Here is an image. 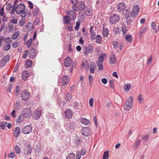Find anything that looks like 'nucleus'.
<instances>
[{"instance_id":"f257e3e1","label":"nucleus","mask_w":159,"mask_h":159,"mask_svg":"<svg viewBox=\"0 0 159 159\" xmlns=\"http://www.w3.org/2000/svg\"><path fill=\"white\" fill-rule=\"evenodd\" d=\"M85 8V4L83 2H79L75 6H72L71 8L74 11H82Z\"/></svg>"},{"instance_id":"f03ea898","label":"nucleus","mask_w":159,"mask_h":159,"mask_svg":"<svg viewBox=\"0 0 159 159\" xmlns=\"http://www.w3.org/2000/svg\"><path fill=\"white\" fill-rule=\"evenodd\" d=\"M133 98L132 96L129 97L126 100L124 105V109H130L132 106Z\"/></svg>"},{"instance_id":"7ed1b4c3","label":"nucleus","mask_w":159,"mask_h":159,"mask_svg":"<svg viewBox=\"0 0 159 159\" xmlns=\"http://www.w3.org/2000/svg\"><path fill=\"white\" fill-rule=\"evenodd\" d=\"M120 19L119 15L116 14H113L110 17V21L112 24H115L119 21Z\"/></svg>"},{"instance_id":"20e7f679","label":"nucleus","mask_w":159,"mask_h":159,"mask_svg":"<svg viewBox=\"0 0 159 159\" xmlns=\"http://www.w3.org/2000/svg\"><path fill=\"white\" fill-rule=\"evenodd\" d=\"M31 110H23L22 111L21 116H20V119L27 118H29L31 115L32 112Z\"/></svg>"},{"instance_id":"39448f33","label":"nucleus","mask_w":159,"mask_h":159,"mask_svg":"<svg viewBox=\"0 0 159 159\" xmlns=\"http://www.w3.org/2000/svg\"><path fill=\"white\" fill-rule=\"evenodd\" d=\"M22 99L25 101H27L29 98L30 94L29 92L26 90H24L20 94Z\"/></svg>"},{"instance_id":"423d86ee","label":"nucleus","mask_w":159,"mask_h":159,"mask_svg":"<svg viewBox=\"0 0 159 159\" xmlns=\"http://www.w3.org/2000/svg\"><path fill=\"white\" fill-rule=\"evenodd\" d=\"M140 7L139 5H136L134 6L131 11V16L132 17H134L137 15L138 13L140 10Z\"/></svg>"},{"instance_id":"0eeeda50","label":"nucleus","mask_w":159,"mask_h":159,"mask_svg":"<svg viewBox=\"0 0 159 159\" xmlns=\"http://www.w3.org/2000/svg\"><path fill=\"white\" fill-rule=\"evenodd\" d=\"M32 149V147L30 145H27L24 148L23 153L26 155L30 154L31 153Z\"/></svg>"},{"instance_id":"6e6552de","label":"nucleus","mask_w":159,"mask_h":159,"mask_svg":"<svg viewBox=\"0 0 159 159\" xmlns=\"http://www.w3.org/2000/svg\"><path fill=\"white\" fill-rule=\"evenodd\" d=\"M32 131V127L30 125H28L23 128L22 132L25 134H27L31 133Z\"/></svg>"},{"instance_id":"1a4fd4ad","label":"nucleus","mask_w":159,"mask_h":159,"mask_svg":"<svg viewBox=\"0 0 159 159\" xmlns=\"http://www.w3.org/2000/svg\"><path fill=\"white\" fill-rule=\"evenodd\" d=\"M81 133L85 136H89L90 135V129L88 127H84L82 129Z\"/></svg>"},{"instance_id":"9d476101","label":"nucleus","mask_w":159,"mask_h":159,"mask_svg":"<svg viewBox=\"0 0 159 159\" xmlns=\"http://www.w3.org/2000/svg\"><path fill=\"white\" fill-rule=\"evenodd\" d=\"M69 78L67 75L63 76L61 77L62 81L61 82L62 86L66 85L68 83Z\"/></svg>"},{"instance_id":"9b49d317","label":"nucleus","mask_w":159,"mask_h":159,"mask_svg":"<svg viewBox=\"0 0 159 159\" xmlns=\"http://www.w3.org/2000/svg\"><path fill=\"white\" fill-rule=\"evenodd\" d=\"M10 60V56L8 55H7L3 57L0 62V64L2 66H4L6 63Z\"/></svg>"},{"instance_id":"f8f14e48","label":"nucleus","mask_w":159,"mask_h":159,"mask_svg":"<svg viewBox=\"0 0 159 159\" xmlns=\"http://www.w3.org/2000/svg\"><path fill=\"white\" fill-rule=\"evenodd\" d=\"M41 112L39 110H34L32 115L34 119L38 120L41 116Z\"/></svg>"},{"instance_id":"ddd939ff","label":"nucleus","mask_w":159,"mask_h":159,"mask_svg":"<svg viewBox=\"0 0 159 159\" xmlns=\"http://www.w3.org/2000/svg\"><path fill=\"white\" fill-rule=\"evenodd\" d=\"M72 63V60L69 57H67L65 59V61L64 63V66L66 67H69L71 65Z\"/></svg>"},{"instance_id":"4468645a","label":"nucleus","mask_w":159,"mask_h":159,"mask_svg":"<svg viewBox=\"0 0 159 159\" xmlns=\"http://www.w3.org/2000/svg\"><path fill=\"white\" fill-rule=\"evenodd\" d=\"M36 50L35 48H32L30 51L29 56L30 58L33 59L36 56Z\"/></svg>"},{"instance_id":"2eb2a0df","label":"nucleus","mask_w":159,"mask_h":159,"mask_svg":"<svg viewBox=\"0 0 159 159\" xmlns=\"http://www.w3.org/2000/svg\"><path fill=\"white\" fill-rule=\"evenodd\" d=\"M125 7V4L123 2H121L119 3L117 7V9L119 11H123Z\"/></svg>"},{"instance_id":"dca6fc26","label":"nucleus","mask_w":159,"mask_h":159,"mask_svg":"<svg viewBox=\"0 0 159 159\" xmlns=\"http://www.w3.org/2000/svg\"><path fill=\"white\" fill-rule=\"evenodd\" d=\"M93 26H91L90 29L91 34L90 38L92 41L94 40L96 38V33L93 30Z\"/></svg>"},{"instance_id":"f3484780","label":"nucleus","mask_w":159,"mask_h":159,"mask_svg":"<svg viewBox=\"0 0 159 159\" xmlns=\"http://www.w3.org/2000/svg\"><path fill=\"white\" fill-rule=\"evenodd\" d=\"M81 65L83 67L85 68L86 70H88L89 69V62L86 60L84 59L82 60Z\"/></svg>"},{"instance_id":"a211bd4d","label":"nucleus","mask_w":159,"mask_h":159,"mask_svg":"<svg viewBox=\"0 0 159 159\" xmlns=\"http://www.w3.org/2000/svg\"><path fill=\"white\" fill-rule=\"evenodd\" d=\"M66 117L68 119L72 118L73 116L72 111L71 110H66L65 112Z\"/></svg>"},{"instance_id":"6ab92c4d","label":"nucleus","mask_w":159,"mask_h":159,"mask_svg":"<svg viewBox=\"0 0 159 159\" xmlns=\"http://www.w3.org/2000/svg\"><path fill=\"white\" fill-rule=\"evenodd\" d=\"M67 14L69 16V17L71 19L73 20L75 19V13L72 10H69L67 11Z\"/></svg>"},{"instance_id":"aec40b11","label":"nucleus","mask_w":159,"mask_h":159,"mask_svg":"<svg viewBox=\"0 0 159 159\" xmlns=\"http://www.w3.org/2000/svg\"><path fill=\"white\" fill-rule=\"evenodd\" d=\"M29 76V73L27 70L24 71L22 74V78L25 80H27V78Z\"/></svg>"},{"instance_id":"412c9836","label":"nucleus","mask_w":159,"mask_h":159,"mask_svg":"<svg viewBox=\"0 0 159 159\" xmlns=\"http://www.w3.org/2000/svg\"><path fill=\"white\" fill-rule=\"evenodd\" d=\"M81 123L84 125H88L90 123V121L89 120L87 119L84 118H81L80 119Z\"/></svg>"},{"instance_id":"4be33fe9","label":"nucleus","mask_w":159,"mask_h":159,"mask_svg":"<svg viewBox=\"0 0 159 159\" xmlns=\"http://www.w3.org/2000/svg\"><path fill=\"white\" fill-rule=\"evenodd\" d=\"M20 133V128L19 127H16L14 129V134L16 138H17L19 135Z\"/></svg>"},{"instance_id":"5701e85b","label":"nucleus","mask_w":159,"mask_h":159,"mask_svg":"<svg viewBox=\"0 0 159 159\" xmlns=\"http://www.w3.org/2000/svg\"><path fill=\"white\" fill-rule=\"evenodd\" d=\"M156 25L154 22H153L151 23L152 28L153 30L155 33H157L159 30V25L156 27Z\"/></svg>"},{"instance_id":"b1692460","label":"nucleus","mask_w":159,"mask_h":159,"mask_svg":"<svg viewBox=\"0 0 159 159\" xmlns=\"http://www.w3.org/2000/svg\"><path fill=\"white\" fill-rule=\"evenodd\" d=\"M116 59L114 54L111 55V57L110 58L109 63L110 64H114L115 63Z\"/></svg>"},{"instance_id":"393cba45","label":"nucleus","mask_w":159,"mask_h":159,"mask_svg":"<svg viewBox=\"0 0 159 159\" xmlns=\"http://www.w3.org/2000/svg\"><path fill=\"white\" fill-rule=\"evenodd\" d=\"M26 29L27 32H29L31 30L33 29L32 24L30 22L26 24Z\"/></svg>"},{"instance_id":"a878e982","label":"nucleus","mask_w":159,"mask_h":159,"mask_svg":"<svg viewBox=\"0 0 159 159\" xmlns=\"http://www.w3.org/2000/svg\"><path fill=\"white\" fill-rule=\"evenodd\" d=\"M102 35L104 37H107L109 34V30L107 28L104 27L103 28Z\"/></svg>"},{"instance_id":"bb28decb","label":"nucleus","mask_w":159,"mask_h":159,"mask_svg":"<svg viewBox=\"0 0 159 159\" xmlns=\"http://www.w3.org/2000/svg\"><path fill=\"white\" fill-rule=\"evenodd\" d=\"M141 142V140L140 139L136 140L134 143V148L135 149H137L138 148Z\"/></svg>"},{"instance_id":"cd10ccee","label":"nucleus","mask_w":159,"mask_h":159,"mask_svg":"<svg viewBox=\"0 0 159 159\" xmlns=\"http://www.w3.org/2000/svg\"><path fill=\"white\" fill-rule=\"evenodd\" d=\"M66 126L67 130L68 131H70L73 127V124L70 121L66 123Z\"/></svg>"},{"instance_id":"c85d7f7f","label":"nucleus","mask_w":159,"mask_h":159,"mask_svg":"<svg viewBox=\"0 0 159 159\" xmlns=\"http://www.w3.org/2000/svg\"><path fill=\"white\" fill-rule=\"evenodd\" d=\"M106 55V53H102L98 57L99 62L102 63L103 61L104 57Z\"/></svg>"},{"instance_id":"c756f323","label":"nucleus","mask_w":159,"mask_h":159,"mask_svg":"<svg viewBox=\"0 0 159 159\" xmlns=\"http://www.w3.org/2000/svg\"><path fill=\"white\" fill-rule=\"evenodd\" d=\"M32 64V61L30 60H28L25 62V66L26 68H28L31 66Z\"/></svg>"},{"instance_id":"7c9ffc66","label":"nucleus","mask_w":159,"mask_h":159,"mask_svg":"<svg viewBox=\"0 0 159 159\" xmlns=\"http://www.w3.org/2000/svg\"><path fill=\"white\" fill-rule=\"evenodd\" d=\"M64 21L63 23L65 24L69 23L71 19L68 16H66L64 17Z\"/></svg>"},{"instance_id":"2f4dec72","label":"nucleus","mask_w":159,"mask_h":159,"mask_svg":"<svg viewBox=\"0 0 159 159\" xmlns=\"http://www.w3.org/2000/svg\"><path fill=\"white\" fill-rule=\"evenodd\" d=\"M86 48L88 50V53H89V54L93 52V46L92 44H89L86 47Z\"/></svg>"},{"instance_id":"473e14b6","label":"nucleus","mask_w":159,"mask_h":159,"mask_svg":"<svg viewBox=\"0 0 159 159\" xmlns=\"http://www.w3.org/2000/svg\"><path fill=\"white\" fill-rule=\"evenodd\" d=\"M96 39V41L98 43H101L102 40L101 36L100 35H97Z\"/></svg>"},{"instance_id":"72a5a7b5","label":"nucleus","mask_w":159,"mask_h":159,"mask_svg":"<svg viewBox=\"0 0 159 159\" xmlns=\"http://www.w3.org/2000/svg\"><path fill=\"white\" fill-rule=\"evenodd\" d=\"M72 96L70 94L68 93L65 95V99L66 101H70L72 98Z\"/></svg>"},{"instance_id":"f704fd0d","label":"nucleus","mask_w":159,"mask_h":159,"mask_svg":"<svg viewBox=\"0 0 159 159\" xmlns=\"http://www.w3.org/2000/svg\"><path fill=\"white\" fill-rule=\"evenodd\" d=\"M95 66L94 64H91L90 65V72L93 74L95 71Z\"/></svg>"},{"instance_id":"c9c22d12","label":"nucleus","mask_w":159,"mask_h":159,"mask_svg":"<svg viewBox=\"0 0 159 159\" xmlns=\"http://www.w3.org/2000/svg\"><path fill=\"white\" fill-rule=\"evenodd\" d=\"M125 39L129 43H131L132 37L130 35L127 34L125 36Z\"/></svg>"},{"instance_id":"e433bc0d","label":"nucleus","mask_w":159,"mask_h":159,"mask_svg":"<svg viewBox=\"0 0 159 159\" xmlns=\"http://www.w3.org/2000/svg\"><path fill=\"white\" fill-rule=\"evenodd\" d=\"M28 14L27 11H23V10H20V17L22 18L25 17Z\"/></svg>"},{"instance_id":"4c0bfd02","label":"nucleus","mask_w":159,"mask_h":159,"mask_svg":"<svg viewBox=\"0 0 159 159\" xmlns=\"http://www.w3.org/2000/svg\"><path fill=\"white\" fill-rule=\"evenodd\" d=\"M121 28L123 34L124 35L125 34L127 31L126 25L125 24L123 25L122 26Z\"/></svg>"},{"instance_id":"58836bf2","label":"nucleus","mask_w":159,"mask_h":159,"mask_svg":"<svg viewBox=\"0 0 159 159\" xmlns=\"http://www.w3.org/2000/svg\"><path fill=\"white\" fill-rule=\"evenodd\" d=\"M66 159H75V155L73 153H70L68 154Z\"/></svg>"},{"instance_id":"ea45409f","label":"nucleus","mask_w":159,"mask_h":159,"mask_svg":"<svg viewBox=\"0 0 159 159\" xmlns=\"http://www.w3.org/2000/svg\"><path fill=\"white\" fill-rule=\"evenodd\" d=\"M131 85L128 84L125 85L124 86V89L126 92L129 91L130 89Z\"/></svg>"},{"instance_id":"a19ab883","label":"nucleus","mask_w":159,"mask_h":159,"mask_svg":"<svg viewBox=\"0 0 159 159\" xmlns=\"http://www.w3.org/2000/svg\"><path fill=\"white\" fill-rule=\"evenodd\" d=\"M14 29V26L11 23H9L8 24V30L9 32H11Z\"/></svg>"},{"instance_id":"79ce46f5","label":"nucleus","mask_w":159,"mask_h":159,"mask_svg":"<svg viewBox=\"0 0 159 159\" xmlns=\"http://www.w3.org/2000/svg\"><path fill=\"white\" fill-rule=\"evenodd\" d=\"M39 9L37 8H34L33 10V16H37V15L39 13Z\"/></svg>"},{"instance_id":"37998d69","label":"nucleus","mask_w":159,"mask_h":159,"mask_svg":"<svg viewBox=\"0 0 159 159\" xmlns=\"http://www.w3.org/2000/svg\"><path fill=\"white\" fill-rule=\"evenodd\" d=\"M130 16H127L126 17H124L125 18H126V19L127 25H128L130 24L132 22L130 18Z\"/></svg>"},{"instance_id":"c03bdc74","label":"nucleus","mask_w":159,"mask_h":159,"mask_svg":"<svg viewBox=\"0 0 159 159\" xmlns=\"http://www.w3.org/2000/svg\"><path fill=\"white\" fill-rule=\"evenodd\" d=\"M123 13L125 16V17H126L127 16H131L130 11L127 10H126L125 11H123Z\"/></svg>"},{"instance_id":"a18cd8bd","label":"nucleus","mask_w":159,"mask_h":159,"mask_svg":"<svg viewBox=\"0 0 159 159\" xmlns=\"http://www.w3.org/2000/svg\"><path fill=\"white\" fill-rule=\"evenodd\" d=\"M97 63L98 66V69L100 70H103V65L102 63L97 61Z\"/></svg>"},{"instance_id":"49530a36","label":"nucleus","mask_w":159,"mask_h":159,"mask_svg":"<svg viewBox=\"0 0 159 159\" xmlns=\"http://www.w3.org/2000/svg\"><path fill=\"white\" fill-rule=\"evenodd\" d=\"M7 123L6 122H0V127H1L2 129H5V126L6 125Z\"/></svg>"},{"instance_id":"de8ad7c7","label":"nucleus","mask_w":159,"mask_h":159,"mask_svg":"<svg viewBox=\"0 0 159 159\" xmlns=\"http://www.w3.org/2000/svg\"><path fill=\"white\" fill-rule=\"evenodd\" d=\"M58 102L59 103V106L61 107L62 108L66 104V102L63 101L62 100H59Z\"/></svg>"},{"instance_id":"09e8293b","label":"nucleus","mask_w":159,"mask_h":159,"mask_svg":"<svg viewBox=\"0 0 159 159\" xmlns=\"http://www.w3.org/2000/svg\"><path fill=\"white\" fill-rule=\"evenodd\" d=\"M10 47L11 46L9 44H7L3 47V49L5 51H8L10 49Z\"/></svg>"},{"instance_id":"8fccbe9b","label":"nucleus","mask_w":159,"mask_h":159,"mask_svg":"<svg viewBox=\"0 0 159 159\" xmlns=\"http://www.w3.org/2000/svg\"><path fill=\"white\" fill-rule=\"evenodd\" d=\"M19 32L17 31L16 32H15L14 34L13 35L12 37V39H15L17 38V37L19 36Z\"/></svg>"},{"instance_id":"3c124183","label":"nucleus","mask_w":159,"mask_h":159,"mask_svg":"<svg viewBox=\"0 0 159 159\" xmlns=\"http://www.w3.org/2000/svg\"><path fill=\"white\" fill-rule=\"evenodd\" d=\"M16 95H18L20 92V88L19 86H17L16 88Z\"/></svg>"},{"instance_id":"603ef678","label":"nucleus","mask_w":159,"mask_h":159,"mask_svg":"<svg viewBox=\"0 0 159 159\" xmlns=\"http://www.w3.org/2000/svg\"><path fill=\"white\" fill-rule=\"evenodd\" d=\"M108 153L109 152L108 151H105L104 153L103 157H105L106 159H108Z\"/></svg>"},{"instance_id":"864d4df0","label":"nucleus","mask_w":159,"mask_h":159,"mask_svg":"<svg viewBox=\"0 0 159 159\" xmlns=\"http://www.w3.org/2000/svg\"><path fill=\"white\" fill-rule=\"evenodd\" d=\"M83 52L84 53V55L87 57L89 53H88V50L86 48V47H84L83 48Z\"/></svg>"},{"instance_id":"5fc2aeb1","label":"nucleus","mask_w":159,"mask_h":159,"mask_svg":"<svg viewBox=\"0 0 159 159\" xmlns=\"http://www.w3.org/2000/svg\"><path fill=\"white\" fill-rule=\"evenodd\" d=\"M8 156L9 158H13L15 157V155L14 153L13 152H11V153L8 154Z\"/></svg>"},{"instance_id":"6e6d98bb","label":"nucleus","mask_w":159,"mask_h":159,"mask_svg":"<svg viewBox=\"0 0 159 159\" xmlns=\"http://www.w3.org/2000/svg\"><path fill=\"white\" fill-rule=\"evenodd\" d=\"M113 48L115 49H116L118 47V43L117 41H114L113 42Z\"/></svg>"},{"instance_id":"4d7b16f0","label":"nucleus","mask_w":159,"mask_h":159,"mask_svg":"<svg viewBox=\"0 0 159 159\" xmlns=\"http://www.w3.org/2000/svg\"><path fill=\"white\" fill-rule=\"evenodd\" d=\"M15 151L16 153L19 154L20 153V148L17 145H16L15 147Z\"/></svg>"},{"instance_id":"13d9d810","label":"nucleus","mask_w":159,"mask_h":159,"mask_svg":"<svg viewBox=\"0 0 159 159\" xmlns=\"http://www.w3.org/2000/svg\"><path fill=\"white\" fill-rule=\"evenodd\" d=\"M114 31L115 32V34H119L120 33V29L118 28H114Z\"/></svg>"},{"instance_id":"bf43d9fd","label":"nucleus","mask_w":159,"mask_h":159,"mask_svg":"<svg viewBox=\"0 0 159 159\" xmlns=\"http://www.w3.org/2000/svg\"><path fill=\"white\" fill-rule=\"evenodd\" d=\"M11 39L10 38H6L4 39V42L5 43H10Z\"/></svg>"},{"instance_id":"052dcab7","label":"nucleus","mask_w":159,"mask_h":159,"mask_svg":"<svg viewBox=\"0 0 159 159\" xmlns=\"http://www.w3.org/2000/svg\"><path fill=\"white\" fill-rule=\"evenodd\" d=\"M143 99V95L142 94H140L139 96L138 100L140 102V103H142Z\"/></svg>"},{"instance_id":"680f3d73","label":"nucleus","mask_w":159,"mask_h":159,"mask_svg":"<svg viewBox=\"0 0 159 159\" xmlns=\"http://www.w3.org/2000/svg\"><path fill=\"white\" fill-rule=\"evenodd\" d=\"M89 85L90 86H91V84L92 82V81L93 80V76L91 75H89Z\"/></svg>"},{"instance_id":"e2e57ef3","label":"nucleus","mask_w":159,"mask_h":159,"mask_svg":"<svg viewBox=\"0 0 159 159\" xmlns=\"http://www.w3.org/2000/svg\"><path fill=\"white\" fill-rule=\"evenodd\" d=\"M32 42V39H30L27 42V48H29L31 46V44Z\"/></svg>"},{"instance_id":"0e129e2a","label":"nucleus","mask_w":159,"mask_h":159,"mask_svg":"<svg viewBox=\"0 0 159 159\" xmlns=\"http://www.w3.org/2000/svg\"><path fill=\"white\" fill-rule=\"evenodd\" d=\"M80 25V22L79 21H77L76 22V26L75 27V29L77 31L79 30V26Z\"/></svg>"},{"instance_id":"69168bd1","label":"nucleus","mask_w":159,"mask_h":159,"mask_svg":"<svg viewBox=\"0 0 159 159\" xmlns=\"http://www.w3.org/2000/svg\"><path fill=\"white\" fill-rule=\"evenodd\" d=\"M20 65V63H17L14 69L13 72H16L18 70V69L19 68V66Z\"/></svg>"},{"instance_id":"338daca9","label":"nucleus","mask_w":159,"mask_h":159,"mask_svg":"<svg viewBox=\"0 0 159 159\" xmlns=\"http://www.w3.org/2000/svg\"><path fill=\"white\" fill-rule=\"evenodd\" d=\"M70 1L73 4L72 6H75L78 2V0H70Z\"/></svg>"},{"instance_id":"774afa93","label":"nucleus","mask_w":159,"mask_h":159,"mask_svg":"<svg viewBox=\"0 0 159 159\" xmlns=\"http://www.w3.org/2000/svg\"><path fill=\"white\" fill-rule=\"evenodd\" d=\"M19 45V42H14L12 44V46L14 48H17Z\"/></svg>"}]
</instances>
